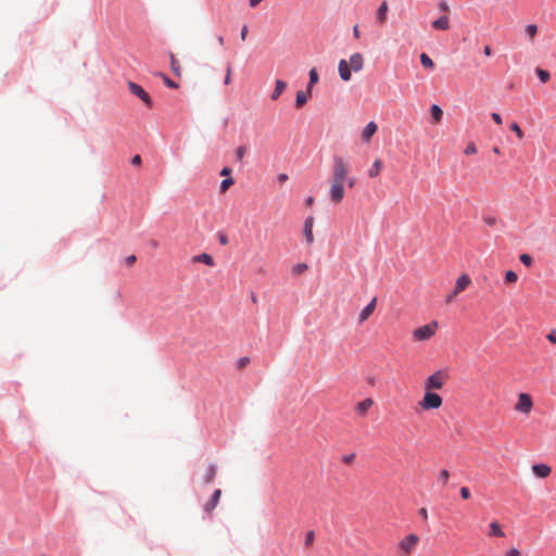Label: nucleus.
Segmentation results:
<instances>
[{
  "label": "nucleus",
  "mask_w": 556,
  "mask_h": 556,
  "mask_svg": "<svg viewBox=\"0 0 556 556\" xmlns=\"http://www.w3.org/2000/svg\"><path fill=\"white\" fill-rule=\"evenodd\" d=\"M349 172V163L342 156H333L328 190L329 200L333 205L340 204L344 199L345 180Z\"/></svg>",
  "instance_id": "nucleus-1"
},
{
  "label": "nucleus",
  "mask_w": 556,
  "mask_h": 556,
  "mask_svg": "<svg viewBox=\"0 0 556 556\" xmlns=\"http://www.w3.org/2000/svg\"><path fill=\"white\" fill-rule=\"evenodd\" d=\"M450 379V375L447 369H439L435 370L433 374L428 376L425 379L424 382V389L425 391H433V390H441L447 380Z\"/></svg>",
  "instance_id": "nucleus-2"
},
{
  "label": "nucleus",
  "mask_w": 556,
  "mask_h": 556,
  "mask_svg": "<svg viewBox=\"0 0 556 556\" xmlns=\"http://www.w3.org/2000/svg\"><path fill=\"white\" fill-rule=\"evenodd\" d=\"M439 324L437 320H432L427 325L418 327L413 330L412 338L414 342H425L430 340L438 331Z\"/></svg>",
  "instance_id": "nucleus-3"
},
{
  "label": "nucleus",
  "mask_w": 556,
  "mask_h": 556,
  "mask_svg": "<svg viewBox=\"0 0 556 556\" xmlns=\"http://www.w3.org/2000/svg\"><path fill=\"white\" fill-rule=\"evenodd\" d=\"M419 536L415 533L407 534L397 543L399 556H410L419 544Z\"/></svg>",
  "instance_id": "nucleus-4"
},
{
  "label": "nucleus",
  "mask_w": 556,
  "mask_h": 556,
  "mask_svg": "<svg viewBox=\"0 0 556 556\" xmlns=\"http://www.w3.org/2000/svg\"><path fill=\"white\" fill-rule=\"evenodd\" d=\"M443 399L438 393L426 391L422 399L418 402L422 410L438 409L442 406Z\"/></svg>",
  "instance_id": "nucleus-5"
},
{
  "label": "nucleus",
  "mask_w": 556,
  "mask_h": 556,
  "mask_svg": "<svg viewBox=\"0 0 556 556\" xmlns=\"http://www.w3.org/2000/svg\"><path fill=\"white\" fill-rule=\"evenodd\" d=\"M514 408L521 414L528 415L533 408V401L530 394L519 393Z\"/></svg>",
  "instance_id": "nucleus-6"
},
{
  "label": "nucleus",
  "mask_w": 556,
  "mask_h": 556,
  "mask_svg": "<svg viewBox=\"0 0 556 556\" xmlns=\"http://www.w3.org/2000/svg\"><path fill=\"white\" fill-rule=\"evenodd\" d=\"M128 88L129 91L139 99H141L146 105L152 106L151 97L143 90V88L140 85L134 81H128Z\"/></svg>",
  "instance_id": "nucleus-7"
},
{
  "label": "nucleus",
  "mask_w": 556,
  "mask_h": 556,
  "mask_svg": "<svg viewBox=\"0 0 556 556\" xmlns=\"http://www.w3.org/2000/svg\"><path fill=\"white\" fill-rule=\"evenodd\" d=\"M314 217L313 216H308L306 217L305 222H304V226H303V231H304V236H305V240H306V243L308 245H312L314 243V235H313V227H314Z\"/></svg>",
  "instance_id": "nucleus-8"
},
{
  "label": "nucleus",
  "mask_w": 556,
  "mask_h": 556,
  "mask_svg": "<svg viewBox=\"0 0 556 556\" xmlns=\"http://www.w3.org/2000/svg\"><path fill=\"white\" fill-rule=\"evenodd\" d=\"M531 470L533 475L540 479H545L549 477V475L552 473V467L546 464H534L531 467Z\"/></svg>",
  "instance_id": "nucleus-9"
},
{
  "label": "nucleus",
  "mask_w": 556,
  "mask_h": 556,
  "mask_svg": "<svg viewBox=\"0 0 556 556\" xmlns=\"http://www.w3.org/2000/svg\"><path fill=\"white\" fill-rule=\"evenodd\" d=\"M471 285V278L467 274H462L454 287V294H459L460 292L465 291L469 286Z\"/></svg>",
  "instance_id": "nucleus-10"
},
{
  "label": "nucleus",
  "mask_w": 556,
  "mask_h": 556,
  "mask_svg": "<svg viewBox=\"0 0 556 556\" xmlns=\"http://www.w3.org/2000/svg\"><path fill=\"white\" fill-rule=\"evenodd\" d=\"M348 63L352 71L359 72L364 67V58L362 53L356 52L350 56Z\"/></svg>",
  "instance_id": "nucleus-11"
},
{
  "label": "nucleus",
  "mask_w": 556,
  "mask_h": 556,
  "mask_svg": "<svg viewBox=\"0 0 556 556\" xmlns=\"http://www.w3.org/2000/svg\"><path fill=\"white\" fill-rule=\"evenodd\" d=\"M377 299L372 298L371 301L362 309L358 316L359 324L366 321L376 308Z\"/></svg>",
  "instance_id": "nucleus-12"
},
{
  "label": "nucleus",
  "mask_w": 556,
  "mask_h": 556,
  "mask_svg": "<svg viewBox=\"0 0 556 556\" xmlns=\"http://www.w3.org/2000/svg\"><path fill=\"white\" fill-rule=\"evenodd\" d=\"M389 5L387 1H382L376 12V21L379 25L383 26L388 20Z\"/></svg>",
  "instance_id": "nucleus-13"
},
{
  "label": "nucleus",
  "mask_w": 556,
  "mask_h": 556,
  "mask_svg": "<svg viewBox=\"0 0 556 556\" xmlns=\"http://www.w3.org/2000/svg\"><path fill=\"white\" fill-rule=\"evenodd\" d=\"M339 76L343 81L351 80L352 70L346 60H341L338 65Z\"/></svg>",
  "instance_id": "nucleus-14"
},
{
  "label": "nucleus",
  "mask_w": 556,
  "mask_h": 556,
  "mask_svg": "<svg viewBox=\"0 0 556 556\" xmlns=\"http://www.w3.org/2000/svg\"><path fill=\"white\" fill-rule=\"evenodd\" d=\"M222 495V491L219 489H216L212 495V498L204 504L203 508L206 513L211 514L213 509L216 507V505L219 502Z\"/></svg>",
  "instance_id": "nucleus-15"
},
{
  "label": "nucleus",
  "mask_w": 556,
  "mask_h": 556,
  "mask_svg": "<svg viewBox=\"0 0 556 556\" xmlns=\"http://www.w3.org/2000/svg\"><path fill=\"white\" fill-rule=\"evenodd\" d=\"M378 126L375 122H369L362 131V139L368 142L377 131Z\"/></svg>",
  "instance_id": "nucleus-16"
},
{
  "label": "nucleus",
  "mask_w": 556,
  "mask_h": 556,
  "mask_svg": "<svg viewBox=\"0 0 556 556\" xmlns=\"http://www.w3.org/2000/svg\"><path fill=\"white\" fill-rule=\"evenodd\" d=\"M216 473H217V466L210 464L206 467V469L202 476L203 483H205V484L211 483L214 480Z\"/></svg>",
  "instance_id": "nucleus-17"
},
{
  "label": "nucleus",
  "mask_w": 556,
  "mask_h": 556,
  "mask_svg": "<svg viewBox=\"0 0 556 556\" xmlns=\"http://www.w3.org/2000/svg\"><path fill=\"white\" fill-rule=\"evenodd\" d=\"M286 88H287V83L281 79H277L275 81V88L270 94V99L276 101L281 96V93L286 90Z\"/></svg>",
  "instance_id": "nucleus-18"
},
{
  "label": "nucleus",
  "mask_w": 556,
  "mask_h": 556,
  "mask_svg": "<svg viewBox=\"0 0 556 556\" xmlns=\"http://www.w3.org/2000/svg\"><path fill=\"white\" fill-rule=\"evenodd\" d=\"M432 27L438 30H447L450 28V18L447 15H443L432 22Z\"/></svg>",
  "instance_id": "nucleus-19"
},
{
  "label": "nucleus",
  "mask_w": 556,
  "mask_h": 556,
  "mask_svg": "<svg viewBox=\"0 0 556 556\" xmlns=\"http://www.w3.org/2000/svg\"><path fill=\"white\" fill-rule=\"evenodd\" d=\"M382 168H383V163H382V161H381L380 159H377V160L372 163L371 167L369 168V170H368V176H369L370 178H375V177H377V176L381 173Z\"/></svg>",
  "instance_id": "nucleus-20"
},
{
  "label": "nucleus",
  "mask_w": 556,
  "mask_h": 556,
  "mask_svg": "<svg viewBox=\"0 0 556 556\" xmlns=\"http://www.w3.org/2000/svg\"><path fill=\"white\" fill-rule=\"evenodd\" d=\"M193 262L194 263H203V264H205L207 266H211V267L215 265V262H214L213 257L210 254H207V253H201L199 255H195L193 257Z\"/></svg>",
  "instance_id": "nucleus-21"
},
{
  "label": "nucleus",
  "mask_w": 556,
  "mask_h": 556,
  "mask_svg": "<svg viewBox=\"0 0 556 556\" xmlns=\"http://www.w3.org/2000/svg\"><path fill=\"white\" fill-rule=\"evenodd\" d=\"M372 404L374 401L370 397L365 399L356 405V412L361 415H365Z\"/></svg>",
  "instance_id": "nucleus-22"
},
{
  "label": "nucleus",
  "mask_w": 556,
  "mask_h": 556,
  "mask_svg": "<svg viewBox=\"0 0 556 556\" xmlns=\"http://www.w3.org/2000/svg\"><path fill=\"white\" fill-rule=\"evenodd\" d=\"M490 528V531H489V535L490 536H496V538H504L505 536V533L504 531L502 530L500 523L497 521H492L489 526Z\"/></svg>",
  "instance_id": "nucleus-23"
},
{
  "label": "nucleus",
  "mask_w": 556,
  "mask_h": 556,
  "mask_svg": "<svg viewBox=\"0 0 556 556\" xmlns=\"http://www.w3.org/2000/svg\"><path fill=\"white\" fill-rule=\"evenodd\" d=\"M430 113L434 123L438 124L442 121L443 111L439 105L432 104L430 108Z\"/></svg>",
  "instance_id": "nucleus-24"
},
{
  "label": "nucleus",
  "mask_w": 556,
  "mask_h": 556,
  "mask_svg": "<svg viewBox=\"0 0 556 556\" xmlns=\"http://www.w3.org/2000/svg\"><path fill=\"white\" fill-rule=\"evenodd\" d=\"M309 96L311 93H308V91H298L295 98V106L301 109L307 102Z\"/></svg>",
  "instance_id": "nucleus-25"
},
{
  "label": "nucleus",
  "mask_w": 556,
  "mask_h": 556,
  "mask_svg": "<svg viewBox=\"0 0 556 556\" xmlns=\"http://www.w3.org/2000/svg\"><path fill=\"white\" fill-rule=\"evenodd\" d=\"M170 70L176 76L181 75V66L174 53H169Z\"/></svg>",
  "instance_id": "nucleus-26"
},
{
  "label": "nucleus",
  "mask_w": 556,
  "mask_h": 556,
  "mask_svg": "<svg viewBox=\"0 0 556 556\" xmlns=\"http://www.w3.org/2000/svg\"><path fill=\"white\" fill-rule=\"evenodd\" d=\"M318 79H319V77H318V73H317L316 68H312L309 71V81H308V86H307L308 93H311L313 86L318 83Z\"/></svg>",
  "instance_id": "nucleus-27"
},
{
  "label": "nucleus",
  "mask_w": 556,
  "mask_h": 556,
  "mask_svg": "<svg viewBox=\"0 0 556 556\" xmlns=\"http://www.w3.org/2000/svg\"><path fill=\"white\" fill-rule=\"evenodd\" d=\"M420 63L424 67L429 68V70H432L434 67L433 61L426 53L420 54Z\"/></svg>",
  "instance_id": "nucleus-28"
},
{
  "label": "nucleus",
  "mask_w": 556,
  "mask_h": 556,
  "mask_svg": "<svg viewBox=\"0 0 556 556\" xmlns=\"http://www.w3.org/2000/svg\"><path fill=\"white\" fill-rule=\"evenodd\" d=\"M535 74L543 84L551 79V74L546 70L538 67L535 68Z\"/></svg>",
  "instance_id": "nucleus-29"
},
{
  "label": "nucleus",
  "mask_w": 556,
  "mask_h": 556,
  "mask_svg": "<svg viewBox=\"0 0 556 556\" xmlns=\"http://www.w3.org/2000/svg\"><path fill=\"white\" fill-rule=\"evenodd\" d=\"M526 34L529 39L532 40L538 34V26L535 24H529L526 26Z\"/></svg>",
  "instance_id": "nucleus-30"
},
{
  "label": "nucleus",
  "mask_w": 556,
  "mask_h": 556,
  "mask_svg": "<svg viewBox=\"0 0 556 556\" xmlns=\"http://www.w3.org/2000/svg\"><path fill=\"white\" fill-rule=\"evenodd\" d=\"M308 269V266L306 263H299L296 265L293 266L292 268V273L294 275H302L303 273H305L306 270Z\"/></svg>",
  "instance_id": "nucleus-31"
},
{
  "label": "nucleus",
  "mask_w": 556,
  "mask_h": 556,
  "mask_svg": "<svg viewBox=\"0 0 556 556\" xmlns=\"http://www.w3.org/2000/svg\"><path fill=\"white\" fill-rule=\"evenodd\" d=\"M518 279V276L515 271L513 270H507L505 273V282L506 283H515Z\"/></svg>",
  "instance_id": "nucleus-32"
},
{
  "label": "nucleus",
  "mask_w": 556,
  "mask_h": 556,
  "mask_svg": "<svg viewBox=\"0 0 556 556\" xmlns=\"http://www.w3.org/2000/svg\"><path fill=\"white\" fill-rule=\"evenodd\" d=\"M232 178H226L220 184V192H226L232 185H233Z\"/></svg>",
  "instance_id": "nucleus-33"
},
{
  "label": "nucleus",
  "mask_w": 556,
  "mask_h": 556,
  "mask_svg": "<svg viewBox=\"0 0 556 556\" xmlns=\"http://www.w3.org/2000/svg\"><path fill=\"white\" fill-rule=\"evenodd\" d=\"M519 260L520 262L526 265L527 267H530L532 266V263H533V260L531 257V255L527 254V253H523L519 256Z\"/></svg>",
  "instance_id": "nucleus-34"
},
{
  "label": "nucleus",
  "mask_w": 556,
  "mask_h": 556,
  "mask_svg": "<svg viewBox=\"0 0 556 556\" xmlns=\"http://www.w3.org/2000/svg\"><path fill=\"white\" fill-rule=\"evenodd\" d=\"M439 479L443 485H446L450 479V472L446 469H442L440 471Z\"/></svg>",
  "instance_id": "nucleus-35"
},
{
  "label": "nucleus",
  "mask_w": 556,
  "mask_h": 556,
  "mask_svg": "<svg viewBox=\"0 0 556 556\" xmlns=\"http://www.w3.org/2000/svg\"><path fill=\"white\" fill-rule=\"evenodd\" d=\"M510 129L516 134V136L519 138V139H522L523 138V131L521 130L520 126L517 124V123H513L510 125Z\"/></svg>",
  "instance_id": "nucleus-36"
},
{
  "label": "nucleus",
  "mask_w": 556,
  "mask_h": 556,
  "mask_svg": "<svg viewBox=\"0 0 556 556\" xmlns=\"http://www.w3.org/2000/svg\"><path fill=\"white\" fill-rule=\"evenodd\" d=\"M466 155H471L477 153V147L473 142H469L464 151Z\"/></svg>",
  "instance_id": "nucleus-37"
},
{
  "label": "nucleus",
  "mask_w": 556,
  "mask_h": 556,
  "mask_svg": "<svg viewBox=\"0 0 556 556\" xmlns=\"http://www.w3.org/2000/svg\"><path fill=\"white\" fill-rule=\"evenodd\" d=\"M247 153V148L241 146L236 149V157L238 161H241Z\"/></svg>",
  "instance_id": "nucleus-38"
},
{
  "label": "nucleus",
  "mask_w": 556,
  "mask_h": 556,
  "mask_svg": "<svg viewBox=\"0 0 556 556\" xmlns=\"http://www.w3.org/2000/svg\"><path fill=\"white\" fill-rule=\"evenodd\" d=\"M164 84L169 88H178V85L166 75H162Z\"/></svg>",
  "instance_id": "nucleus-39"
},
{
  "label": "nucleus",
  "mask_w": 556,
  "mask_h": 556,
  "mask_svg": "<svg viewBox=\"0 0 556 556\" xmlns=\"http://www.w3.org/2000/svg\"><path fill=\"white\" fill-rule=\"evenodd\" d=\"M314 540H315L314 531H308L306 533V538H305V545L311 546L313 544Z\"/></svg>",
  "instance_id": "nucleus-40"
},
{
  "label": "nucleus",
  "mask_w": 556,
  "mask_h": 556,
  "mask_svg": "<svg viewBox=\"0 0 556 556\" xmlns=\"http://www.w3.org/2000/svg\"><path fill=\"white\" fill-rule=\"evenodd\" d=\"M483 222L489 227H493L496 224V218L493 216H484Z\"/></svg>",
  "instance_id": "nucleus-41"
},
{
  "label": "nucleus",
  "mask_w": 556,
  "mask_h": 556,
  "mask_svg": "<svg viewBox=\"0 0 556 556\" xmlns=\"http://www.w3.org/2000/svg\"><path fill=\"white\" fill-rule=\"evenodd\" d=\"M546 339L552 343L556 344V329H552L547 334Z\"/></svg>",
  "instance_id": "nucleus-42"
},
{
  "label": "nucleus",
  "mask_w": 556,
  "mask_h": 556,
  "mask_svg": "<svg viewBox=\"0 0 556 556\" xmlns=\"http://www.w3.org/2000/svg\"><path fill=\"white\" fill-rule=\"evenodd\" d=\"M356 455L354 453L348 454L343 456L342 462L346 465H350L354 462Z\"/></svg>",
  "instance_id": "nucleus-43"
},
{
  "label": "nucleus",
  "mask_w": 556,
  "mask_h": 556,
  "mask_svg": "<svg viewBox=\"0 0 556 556\" xmlns=\"http://www.w3.org/2000/svg\"><path fill=\"white\" fill-rule=\"evenodd\" d=\"M460 496H462V498H463V500H468V498H470V491H469V489H468V488H466V486H463V488L460 489Z\"/></svg>",
  "instance_id": "nucleus-44"
},
{
  "label": "nucleus",
  "mask_w": 556,
  "mask_h": 556,
  "mask_svg": "<svg viewBox=\"0 0 556 556\" xmlns=\"http://www.w3.org/2000/svg\"><path fill=\"white\" fill-rule=\"evenodd\" d=\"M231 67L230 65L227 66V70H226V76H225V79H224V84L225 85H229L230 81H231Z\"/></svg>",
  "instance_id": "nucleus-45"
},
{
  "label": "nucleus",
  "mask_w": 556,
  "mask_h": 556,
  "mask_svg": "<svg viewBox=\"0 0 556 556\" xmlns=\"http://www.w3.org/2000/svg\"><path fill=\"white\" fill-rule=\"evenodd\" d=\"M250 359L248 357H242L238 361V368H244L249 364Z\"/></svg>",
  "instance_id": "nucleus-46"
},
{
  "label": "nucleus",
  "mask_w": 556,
  "mask_h": 556,
  "mask_svg": "<svg viewBox=\"0 0 556 556\" xmlns=\"http://www.w3.org/2000/svg\"><path fill=\"white\" fill-rule=\"evenodd\" d=\"M289 179L288 175L287 174H279L277 176V181L280 184V185H283L287 180Z\"/></svg>",
  "instance_id": "nucleus-47"
},
{
  "label": "nucleus",
  "mask_w": 556,
  "mask_h": 556,
  "mask_svg": "<svg viewBox=\"0 0 556 556\" xmlns=\"http://www.w3.org/2000/svg\"><path fill=\"white\" fill-rule=\"evenodd\" d=\"M136 262V256L135 255H129L125 258V264L127 266H132Z\"/></svg>",
  "instance_id": "nucleus-48"
},
{
  "label": "nucleus",
  "mask_w": 556,
  "mask_h": 556,
  "mask_svg": "<svg viewBox=\"0 0 556 556\" xmlns=\"http://www.w3.org/2000/svg\"><path fill=\"white\" fill-rule=\"evenodd\" d=\"M439 9H440V11H442V12H447V11H450V7H448V4H447V2H446V1H441V2L439 3Z\"/></svg>",
  "instance_id": "nucleus-49"
},
{
  "label": "nucleus",
  "mask_w": 556,
  "mask_h": 556,
  "mask_svg": "<svg viewBox=\"0 0 556 556\" xmlns=\"http://www.w3.org/2000/svg\"><path fill=\"white\" fill-rule=\"evenodd\" d=\"M355 181L354 177H349V175H346L345 185H348L349 188H353L355 186Z\"/></svg>",
  "instance_id": "nucleus-50"
},
{
  "label": "nucleus",
  "mask_w": 556,
  "mask_h": 556,
  "mask_svg": "<svg viewBox=\"0 0 556 556\" xmlns=\"http://www.w3.org/2000/svg\"><path fill=\"white\" fill-rule=\"evenodd\" d=\"M491 117L492 119L497 124V125H501L502 124V117L498 113H492L491 114Z\"/></svg>",
  "instance_id": "nucleus-51"
},
{
  "label": "nucleus",
  "mask_w": 556,
  "mask_h": 556,
  "mask_svg": "<svg viewBox=\"0 0 556 556\" xmlns=\"http://www.w3.org/2000/svg\"><path fill=\"white\" fill-rule=\"evenodd\" d=\"M248 26L244 25L242 28H241V33H240V37H241V40L244 41L247 39V36H248Z\"/></svg>",
  "instance_id": "nucleus-52"
},
{
  "label": "nucleus",
  "mask_w": 556,
  "mask_h": 556,
  "mask_svg": "<svg viewBox=\"0 0 556 556\" xmlns=\"http://www.w3.org/2000/svg\"><path fill=\"white\" fill-rule=\"evenodd\" d=\"M457 295L458 294H454V290H453L452 293L447 294L445 298L446 304H451Z\"/></svg>",
  "instance_id": "nucleus-53"
},
{
  "label": "nucleus",
  "mask_w": 556,
  "mask_h": 556,
  "mask_svg": "<svg viewBox=\"0 0 556 556\" xmlns=\"http://www.w3.org/2000/svg\"><path fill=\"white\" fill-rule=\"evenodd\" d=\"M506 556H521V554H520L519 549L514 547L507 552Z\"/></svg>",
  "instance_id": "nucleus-54"
},
{
  "label": "nucleus",
  "mask_w": 556,
  "mask_h": 556,
  "mask_svg": "<svg viewBox=\"0 0 556 556\" xmlns=\"http://www.w3.org/2000/svg\"><path fill=\"white\" fill-rule=\"evenodd\" d=\"M419 515H420V517H421L424 520H427V519H428V510H427V508L421 507V508L419 509Z\"/></svg>",
  "instance_id": "nucleus-55"
},
{
  "label": "nucleus",
  "mask_w": 556,
  "mask_h": 556,
  "mask_svg": "<svg viewBox=\"0 0 556 556\" xmlns=\"http://www.w3.org/2000/svg\"><path fill=\"white\" fill-rule=\"evenodd\" d=\"M218 239H219V243H220V244H223V245H225V244H227V243H228V239H227V237H226L225 235H223V233H220V235L218 236Z\"/></svg>",
  "instance_id": "nucleus-56"
},
{
  "label": "nucleus",
  "mask_w": 556,
  "mask_h": 556,
  "mask_svg": "<svg viewBox=\"0 0 556 556\" xmlns=\"http://www.w3.org/2000/svg\"><path fill=\"white\" fill-rule=\"evenodd\" d=\"M131 163L134 165H140L141 164V157L140 155H135L132 159H131Z\"/></svg>",
  "instance_id": "nucleus-57"
},
{
  "label": "nucleus",
  "mask_w": 556,
  "mask_h": 556,
  "mask_svg": "<svg viewBox=\"0 0 556 556\" xmlns=\"http://www.w3.org/2000/svg\"><path fill=\"white\" fill-rule=\"evenodd\" d=\"M353 36H354V38H356V39H358V38H359V36H361V33H359V29H358V26H357V25H355V26L353 27Z\"/></svg>",
  "instance_id": "nucleus-58"
},
{
  "label": "nucleus",
  "mask_w": 556,
  "mask_h": 556,
  "mask_svg": "<svg viewBox=\"0 0 556 556\" xmlns=\"http://www.w3.org/2000/svg\"><path fill=\"white\" fill-rule=\"evenodd\" d=\"M230 173H231V168H229V167H224V168L222 169V172H220V175H222V176H229V175H230Z\"/></svg>",
  "instance_id": "nucleus-59"
},
{
  "label": "nucleus",
  "mask_w": 556,
  "mask_h": 556,
  "mask_svg": "<svg viewBox=\"0 0 556 556\" xmlns=\"http://www.w3.org/2000/svg\"><path fill=\"white\" fill-rule=\"evenodd\" d=\"M483 53L486 55V56H490L492 51H491V48L490 46H485L484 49H483Z\"/></svg>",
  "instance_id": "nucleus-60"
},
{
  "label": "nucleus",
  "mask_w": 556,
  "mask_h": 556,
  "mask_svg": "<svg viewBox=\"0 0 556 556\" xmlns=\"http://www.w3.org/2000/svg\"><path fill=\"white\" fill-rule=\"evenodd\" d=\"M263 0H250V5L252 8H255L258 3H261Z\"/></svg>",
  "instance_id": "nucleus-61"
},
{
  "label": "nucleus",
  "mask_w": 556,
  "mask_h": 556,
  "mask_svg": "<svg viewBox=\"0 0 556 556\" xmlns=\"http://www.w3.org/2000/svg\"><path fill=\"white\" fill-rule=\"evenodd\" d=\"M313 203H314V198H313V197H308V198L306 199V204H307L308 206H311V205H313Z\"/></svg>",
  "instance_id": "nucleus-62"
},
{
  "label": "nucleus",
  "mask_w": 556,
  "mask_h": 556,
  "mask_svg": "<svg viewBox=\"0 0 556 556\" xmlns=\"http://www.w3.org/2000/svg\"><path fill=\"white\" fill-rule=\"evenodd\" d=\"M217 41H218V43H219L220 46H224L225 40H224V37H223V36H218V37H217Z\"/></svg>",
  "instance_id": "nucleus-63"
},
{
  "label": "nucleus",
  "mask_w": 556,
  "mask_h": 556,
  "mask_svg": "<svg viewBox=\"0 0 556 556\" xmlns=\"http://www.w3.org/2000/svg\"><path fill=\"white\" fill-rule=\"evenodd\" d=\"M493 152H494L495 154H500V149H498L497 147H494V148H493Z\"/></svg>",
  "instance_id": "nucleus-64"
}]
</instances>
